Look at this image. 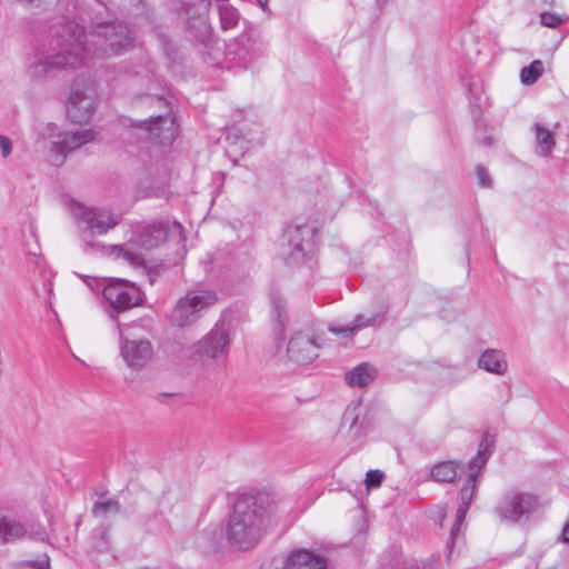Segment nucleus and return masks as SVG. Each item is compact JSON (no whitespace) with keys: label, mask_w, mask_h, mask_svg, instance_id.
Wrapping results in <instances>:
<instances>
[{"label":"nucleus","mask_w":569,"mask_h":569,"mask_svg":"<svg viewBox=\"0 0 569 569\" xmlns=\"http://www.w3.org/2000/svg\"><path fill=\"white\" fill-rule=\"evenodd\" d=\"M284 512L282 499L261 492L243 495L229 519L228 539L238 549H250Z\"/></svg>","instance_id":"obj_1"},{"label":"nucleus","mask_w":569,"mask_h":569,"mask_svg":"<svg viewBox=\"0 0 569 569\" xmlns=\"http://www.w3.org/2000/svg\"><path fill=\"white\" fill-rule=\"evenodd\" d=\"M57 52L39 53L29 64L32 77L39 78L63 67L80 66L87 58L84 29L76 23H66L57 34Z\"/></svg>","instance_id":"obj_2"},{"label":"nucleus","mask_w":569,"mask_h":569,"mask_svg":"<svg viewBox=\"0 0 569 569\" xmlns=\"http://www.w3.org/2000/svg\"><path fill=\"white\" fill-rule=\"evenodd\" d=\"M86 282L94 292H101L106 312L113 320L142 302V292L133 282L119 278H88Z\"/></svg>","instance_id":"obj_3"},{"label":"nucleus","mask_w":569,"mask_h":569,"mask_svg":"<svg viewBox=\"0 0 569 569\" xmlns=\"http://www.w3.org/2000/svg\"><path fill=\"white\" fill-rule=\"evenodd\" d=\"M496 442V435L487 431L478 448L477 456L472 458L468 465L467 483L461 488L459 493V507L457 509L455 522L451 527L450 538L451 541L456 538L472 501L477 486V477L480 475L482 468L490 458Z\"/></svg>","instance_id":"obj_4"},{"label":"nucleus","mask_w":569,"mask_h":569,"mask_svg":"<svg viewBox=\"0 0 569 569\" xmlns=\"http://www.w3.org/2000/svg\"><path fill=\"white\" fill-rule=\"evenodd\" d=\"M217 302L218 296L211 289L190 290L176 302L169 316L170 325L180 329L190 327Z\"/></svg>","instance_id":"obj_5"},{"label":"nucleus","mask_w":569,"mask_h":569,"mask_svg":"<svg viewBox=\"0 0 569 569\" xmlns=\"http://www.w3.org/2000/svg\"><path fill=\"white\" fill-rule=\"evenodd\" d=\"M167 237V226L161 222H154L136 232L129 242L110 246L107 251L108 254L116 259H122L131 266H142L144 260L141 252L136 249V246L150 250L162 243Z\"/></svg>","instance_id":"obj_6"},{"label":"nucleus","mask_w":569,"mask_h":569,"mask_svg":"<svg viewBox=\"0 0 569 569\" xmlns=\"http://www.w3.org/2000/svg\"><path fill=\"white\" fill-rule=\"evenodd\" d=\"M97 107V88L91 79L78 78L70 88L67 114L77 123L88 122Z\"/></svg>","instance_id":"obj_7"},{"label":"nucleus","mask_w":569,"mask_h":569,"mask_svg":"<svg viewBox=\"0 0 569 569\" xmlns=\"http://www.w3.org/2000/svg\"><path fill=\"white\" fill-rule=\"evenodd\" d=\"M120 337V356L131 369L143 368L153 357V347L146 337H138L132 332L133 327L117 323Z\"/></svg>","instance_id":"obj_8"},{"label":"nucleus","mask_w":569,"mask_h":569,"mask_svg":"<svg viewBox=\"0 0 569 569\" xmlns=\"http://www.w3.org/2000/svg\"><path fill=\"white\" fill-rule=\"evenodd\" d=\"M93 38V54L100 58L121 54L132 46L127 26L120 22L98 27Z\"/></svg>","instance_id":"obj_9"},{"label":"nucleus","mask_w":569,"mask_h":569,"mask_svg":"<svg viewBox=\"0 0 569 569\" xmlns=\"http://www.w3.org/2000/svg\"><path fill=\"white\" fill-rule=\"evenodd\" d=\"M230 338L221 326H214L190 348L191 358L201 362H224L228 356Z\"/></svg>","instance_id":"obj_10"},{"label":"nucleus","mask_w":569,"mask_h":569,"mask_svg":"<svg viewBox=\"0 0 569 569\" xmlns=\"http://www.w3.org/2000/svg\"><path fill=\"white\" fill-rule=\"evenodd\" d=\"M310 229L303 226H288L279 243V256L287 263H299L305 259V240Z\"/></svg>","instance_id":"obj_11"},{"label":"nucleus","mask_w":569,"mask_h":569,"mask_svg":"<svg viewBox=\"0 0 569 569\" xmlns=\"http://www.w3.org/2000/svg\"><path fill=\"white\" fill-rule=\"evenodd\" d=\"M533 506L535 500L531 496L511 492L499 501L496 507V512L503 520L518 521L523 516L529 515Z\"/></svg>","instance_id":"obj_12"},{"label":"nucleus","mask_w":569,"mask_h":569,"mask_svg":"<svg viewBox=\"0 0 569 569\" xmlns=\"http://www.w3.org/2000/svg\"><path fill=\"white\" fill-rule=\"evenodd\" d=\"M74 214L87 224L89 230L100 234L114 228L120 221L119 216L111 214L107 211H96L94 209L84 208L82 206L76 208Z\"/></svg>","instance_id":"obj_13"},{"label":"nucleus","mask_w":569,"mask_h":569,"mask_svg":"<svg viewBox=\"0 0 569 569\" xmlns=\"http://www.w3.org/2000/svg\"><path fill=\"white\" fill-rule=\"evenodd\" d=\"M142 127L161 144H171L178 134V126L171 113L144 120Z\"/></svg>","instance_id":"obj_14"},{"label":"nucleus","mask_w":569,"mask_h":569,"mask_svg":"<svg viewBox=\"0 0 569 569\" xmlns=\"http://www.w3.org/2000/svg\"><path fill=\"white\" fill-rule=\"evenodd\" d=\"M319 345L316 340L303 333L295 335L288 343V356L297 363H308L315 360L319 353Z\"/></svg>","instance_id":"obj_15"},{"label":"nucleus","mask_w":569,"mask_h":569,"mask_svg":"<svg viewBox=\"0 0 569 569\" xmlns=\"http://www.w3.org/2000/svg\"><path fill=\"white\" fill-rule=\"evenodd\" d=\"M96 138L97 132L91 129L68 131L60 134L59 139L52 142V148L56 152L66 156L81 146L94 141Z\"/></svg>","instance_id":"obj_16"},{"label":"nucleus","mask_w":569,"mask_h":569,"mask_svg":"<svg viewBox=\"0 0 569 569\" xmlns=\"http://www.w3.org/2000/svg\"><path fill=\"white\" fill-rule=\"evenodd\" d=\"M286 569H328V565L321 555L309 549H297L288 556Z\"/></svg>","instance_id":"obj_17"},{"label":"nucleus","mask_w":569,"mask_h":569,"mask_svg":"<svg viewBox=\"0 0 569 569\" xmlns=\"http://www.w3.org/2000/svg\"><path fill=\"white\" fill-rule=\"evenodd\" d=\"M30 537L27 523L0 513V543H13Z\"/></svg>","instance_id":"obj_18"},{"label":"nucleus","mask_w":569,"mask_h":569,"mask_svg":"<svg viewBox=\"0 0 569 569\" xmlns=\"http://www.w3.org/2000/svg\"><path fill=\"white\" fill-rule=\"evenodd\" d=\"M477 363L480 369L498 376L505 375L508 370L505 355L497 349L485 350Z\"/></svg>","instance_id":"obj_19"},{"label":"nucleus","mask_w":569,"mask_h":569,"mask_svg":"<svg viewBox=\"0 0 569 569\" xmlns=\"http://www.w3.org/2000/svg\"><path fill=\"white\" fill-rule=\"evenodd\" d=\"M463 470V465L457 461H443L431 469V477L436 481L452 482Z\"/></svg>","instance_id":"obj_20"},{"label":"nucleus","mask_w":569,"mask_h":569,"mask_svg":"<svg viewBox=\"0 0 569 569\" xmlns=\"http://www.w3.org/2000/svg\"><path fill=\"white\" fill-rule=\"evenodd\" d=\"M376 375L375 367L369 363H361L348 372L347 380L350 386L366 387L376 378Z\"/></svg>","instance_id":"obj_21"},{"label":"nucleus","mask_w":569,"mask_h":569,"mask_svg":"<svg viewBox=\"0 0 569 569\" xmlns=\"http://www.w3.org/2000/svg\"><path fill=\"white\" fill-rule=\"evenodd\" d=\"M537 152L540 156H549L555 148V139L552 132L545 126L537 123L535 126Z\"/></svg>","instance_id":"obj_22"},{"label":"nucleus","mask_w":569,"mask_h":569,"mask_svg":"<svg viewBox=\"0 0 569 569\" xmlns=\"http://www.w3.org/2000/svg\"><path fill=\"white\" fill-rule=\"evenodd\" d=\"M385 321V313L383 312H373L371 315H365L360 313L357 315L351 322L352 327L355 328V332L369 328V327H378Z\"/></svg>","instance_id":"obj_23"},{"label":"nucleus","mask_w":569,"mask_h":569,"mask_svg":"<svg viewBox=\"0 0 569 569\" xmlns=\"http://www.w3.org/2000/svg\"><path fill=\"white\" fill-rule=\"evenodd\" d=\"M543 73V63L541 60H533L528 67L520 71V80L525 86L533 84Z\"/></svg>","instance_id":"obj_24"},{"label":"nucleus","mask_w":569,"mask_h":569,"mask_svg":"<svg viewBox=\"0 0 569 569\" xmlns=\"http://www.w3.org/2000/svg\"><path fill=\"white\" fill-rule=\"evenodd\" d=\"M219 14H220V20H221V26L224 30L236 27L239 21L238 11L231 6L220 4L219 6Z\"/></svg>","instance_id":"obj_25"},{"label":"nucleus","mask_w":569,"mask_h":569,"mask_svg":"<svg viewBox=\"0 0 569 569\" xmlns=\"http://www.w3.org/2000/svg\"><path fill=\"white\" fill-rule=\"evenodd\" d=\"M119 511V503L112 499L99 500L94 503L92 512L97 517L114 515Z\"/></svg>","instance_id":"obj_26"},{"label":"nucleus","mask_w":569,"mask_h":569,"mask_svg":"<svg viewBox=\"0 0 569 569\" xmlns=\"http://www.w3.org/2000/svg\"><path fill=\"white\" fill-rule=\"evenodd\" d=\"M386 475L379 469L369 470L366 473L365 485L368 491L377 489L381 486Z\"/></svg>","instance_id":"obj_27"},{"label":"nucleus","mask_w":569,"mask_h":569,"mask_svg":"<svg viewBox=\"0 0 569 569\" xmlns=\"http://www.w3.org/2000/svg\"><path fill=\"white\" fill-rule=\"evenodd\" d=\"M359 411V406L348 407L343 413V423L349 425V427H356L360 416Z\"/></svg>","instance_id":"obj_28"},{"label":"nucleus","mask_w":569,"mask_h":569,"mask_svg":"<svg viewBox=\"0 0 569 569\" xmlns=\"http://www.w3.org/2000/svg\"><path fill=\"white\" fill-rule=\"evenodd\" d=\"M540 22L545 27L557 28L562 22V18L555 13L542 12L540 14Z\"/></svg>","instance_id":"obj_29"},{"label":"nucleus","mask_w":569,"mask_h":569,"mask_svg":"<svg viewBox=\"0 0 569 569\" xmlns=\"http://www.w3.org/2000/svg\"><path fill=\"white\" fill-rule=\"evenodd\" d=\"M19 569H49V559L42 557L37 561L22 563Z\"/></svg>","instance_id":"obj_30"},{"label":"nucleus","mask_w":569,"mask_h":569,"mask_svg":"<svg viewBox=\"0 0 569 569\" xmlns=\"http://www.w3.org/2000/svg\"><path fill=\"white\" fill-rule=\"evenodd\" d=\"M476 174H477V178H478V182L481 187H487L489 188L491 186V180H490V177L487 172V170L485 169V167L482 166H477L476 168Z\"/></svg>","instance_id":"obj_31"},{"label":"nucleus","mask_w":569,"mask_h":569,"mask_svg":"<svg viewBox=\"0 0 569 569\" xmlns=\"http://www.w3.org/2000/svg\"><path fill=\"white\" fill-rule=\"evenodd\" d=\"M0 151L2 158H8L11 154L12 151V142L11 140L3 134H0Z\"/></svg>","instance_id":"obj_32"},{"label":"nucleus","mask_w":569,"mask_h":569,"mask_svg":"<svg viewBox=\"0 0 569 569\" xmlns=\"http://www.w3.org/2000/svg\"><path fill=\"white\" fill-rule=\"evenodd\" d=\"M329 331L337 335V336H341V337H350L355 333V328L352 327V325H347V326H342V327H330L329 328Z\"/></svg>","instance_id":"obj_33"},{"label":"nucleus","mask_w":569,"mask_h":569,"mask_svg":"<svg viewBox=\"0 0 569 569\" xmlns=\"http://www.w3.org/2000/svg\"><path fill=\"white\" fill-rule=\"evenodd\" d=\"M172 231L176 232L179 236V239L182 238V226L180 223L174 222L172 224Z\"/></svg>","instance_id":"obj_34"},{"label":"nucleus","mask_w":569,"mask_h":569,"mask_svg":"<svg viewBox=\"0 0 569 569\" xmlns=\"http://www.w3.org/2000/svg\"><path fill=\"white\" fill-rule=\"evenodd\" d=\"M258 2V4L260 6V8L263 10V11H267L268 10V0H256Z\"/></svg>","instance_id":"obj_35"}]
</instances>
